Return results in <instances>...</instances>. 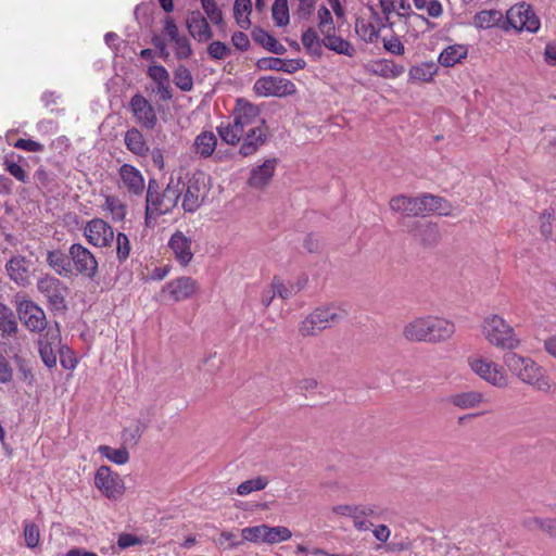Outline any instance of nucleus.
<instances>
[{
    "label": "nucleus",
    "instance_id": "obj_12",
    "mask_svg": "<svg viewBox=\"0 0 556 556\" xmlns=\"http://www.w3.org/2000/svg\"><path fill=\"white\" fill-rule=\"evenodd\" d=\"M233 116L242 137L253 129L264 126V118L261 117L258 106L244 99L237 100Z\"/></svg>",
    "mask_w": 556,
    "mask_h": 556
},
{
    "label": "nucleus",
    "instance_id": "obj_29",
    "mask_svg": "<svg viewBox=\"0 0 556 556\" xmlns=\"http://www.w3.org/2000/svg\"><path fill=\"white\" fill-rule=\"evenodd\" d=\"M267 139V129L264 125L258 129H253L248 135L241 138L242 144L240 147V154L249 156L255 153L260 147H262Z\"/></svg>",
    "mask_w": 556,
    "mask_h": 556
},
{
    "label": "nucleus",
    "instance_id": "obj_6",
    "mask_svg": "<svg viewBox=\"0 0 556 556\" xmlns=\"http://www.w3.org/2000/svg\"><path fill=\"white\" fill-rule=\"evenodd\" d=\"M467 364L475 375L492 387L504 389L508 386L509 378L504 366L491 358L475 354L468 356Z\"/></svg>",
    "mask_w": 556,
    "mask_h": 556
},
{
    "label": "nucleus",
    "instance_id": "obj_24",
    "mask_svg": "<svg viewBox=\"0 0 556 556\" xmlns=\"http://www.w3.org/2000/svg\"><path fill=\"white\" fill-rule=\"evenodd\" d=\"M29 260H27L25 256L16 255L8 261L5 269L9 277L16 285L25 287L29 283Z\"/></svg>",
    "mask_w": 556,
    "mask_h": 556
},
{
    "label": "nucleus",
    "instance_id": "obj_45",
    "mask_svg": "<svg viewBox=\"0 0 556 556\" xmlns=\"http://www.w3.org/2000/svg\"><path fill=\"white\" fill-rule=\"evenodd\" d=\"M355 31L365 42H374L379 36V28L362 16L355 21Z\"/></svg>",
    "mask_w": 556,
    "mask_h": 556
},
{
    "label": "nucleus",
    "instance_id": "obj_51",
    "mask_svg": "<svg viewBox=\"0 0 556 556\" xmlns=\"http://www.w3.org/2000/svg\"><path fill=\"white\" fill-rule=\"evenodd\" d=\"M174 83L182 91H190L193 88V78L185 65H179L174 72Z\"/></svg>",
    "mask_w": 556,
    "mask_h": 556
},
{
    "label": "nucleus",
    "instance_id": "obj_50",
    "mask_svg": "<svg viewBox=\"0 0 556 556\" xmlns=\"http://www.w3.org/2000/svg\"><path fill=\"white\" fill-rule=\"evenodd\" d=\"M525 526L530 530L541 529L551 536H556V519L528 518Z\"/></svg>",
    "mask_w": 556,
    "mask_h": 556
},
{
    "label": "nucleus",
    "instance_id": "obj_36",
    "mask_svg": "<svg viewBox=\"0 0 556 556\" xmlns=\"http://www.w3.org/2000/svg\"><path fill=\"white\" fill-rule=\"evenodd\" d=\"M181 194H182V189H181L180 177L175 178L174 176H170L165 190L162 192L163 204H164L163 206H164L166 213H169L177 205L178 200L180 199Z\"/></svg>",
    "mask_w": 556,
    "mask_h": 556
},
{
    "label": "nucleus",
    "instance_id": "obj_60",
    "mask_svg": "<svg viewBox=\"0 0 556 556\" xmlns=\"http://www.w3.org/2000/svg\"><path fill=\"white\" fill-rule=\"evenodd\" d=\"M317 15L318 29L321 34L326 31H334V25L331 13L325 5L319 8Z\"/></svg>",
    "mask_w": 556,
    "mask_h": 556
},
{
    "label": "nucleus",
    "instance_id": "obj_13",
    "mask_svg": "<svg viewBox=\"0 0 556 556\" xmlns=\"http://www.w3.org/2000/svg\"><path fill=\"white\" fill-rule=\"evenodd\" d=\"M18 318L30 332H45L48 328L45 311L31 300L16 302Z\"/></svg>",
    "mask_w": 556,
    "mask_h": 556
},
{
    "label": "nucleus",
    "instance_id": "obj_11",
    "mask_svg": "<svg viewBox=\"0 0 556 556\" xmlns=\"http://www.w3.org/2000/svg\"><path fill=\"white\" fill-rule=\"evenodd\" d=\"M233 116L242 137L253 129L264 126V118L261 117L258 106L244 99L237 100Z\"/></svg>",
    "mask_w": 556,
    "mask_h": 556
},
{
    "label": "nucleus",
    "instance_id": "obj_55",
    "mask_svg": "<svg viewBox=\"0 0 556 556\" xmlns=\"http://www.w3.org/2000/svg\"><path fill=\"white\" fill-rule=\"evenodd\" d=\"M417 10H426L428 15L437 18L442 15L443 8L439 0H413Z\"/></svg>",
    "mask_w": 556,
    "mask_h": 556
},
{
    "label": "nucleus",
    "instance_id": "obj_59",
    "mask_svg": "<svg viewBox=\"0 0 556 556\" xmlns=\"http://www.w3.org/2000/svg\"><path fill=\"white\" fill-rule=\"evenodd\" d=\"M202 8L210 21L216 25L223 24V13L214 0H201Z\"/></svg>",
    "mask_w": 556,
    "mask_h": 556
},
{
    "label": "nucleus",
    "instance_id": "obj_4",
    "mask_svg": "<svg viewBox=\"0 0 556 556\" xmlns=\"http://www.w3.org/2000/svg\"><path fill=\"white\" fill-rule=\"evenodd\" d=\"M444 202L442 198L432 194H422L417 198L401 194L390 200V208L406 216H426L433 212L444 214L442 212Z\"/></svg>",
    "mask_w": 556,
    "mask_h": 556
},
{
    "label": "nucleus",
    "instance_id": "obj_39",
    "mask_svg": "<svg viewBox=\"0 0 556 556\" xmlns=\"http://www.w3.org/2000/svg\"><path fill=\"white\" fill-rule=\"evenodd\" d=\"M217 139L212 131H203L194 140L195 153L201 157H208L215 151Z\"/></svg>",
    "mask_w": 556,
    "mask_h": 556
},
{
    "label": "nucleus",
    "instance_id": "obj_10",
    "mask_svg": "<svg viewBox=\"0 0 556 556\" xmlns=\"http://www.w3.org/2000/svg\"><path fill=\"white\" fill-rule=\"evenodd\" d=\"M253 91L258 97L285 98L296 92V86L288 78L279 76L260 77L253 85Z\"/></svg>",
    "mask_w": 556,
    "mask_h": 556
},
{
    "label": "nucleus",
    "instance_id": "obj_5",
    "mask_svg": "<svg viewBox=\"0 0 556 556\" xmlns=\"http://www.w3.org/2000/svg\"><path fill=\"white\" fill-rule=\"evenodd\" d=\"M345 316L346 312L333 304L318 307L302 320L299 332L303 337L316 336L326 328L340 323Z\"/></svg>",
    "mask_w": 556,
    "mask_h": 556
},
{
    "label": "nucleus",
    "instance_id": "obj_27",
    "mask_svg": "<svg viewBox=\"0 0 556 556\" xmlns=\"http://www.w3.org/2000/svg\"><path fill=\"white\" fill-rule=\"evenodd\" d=\"M190 35L198 41H206L212 37L211 28L200 11L191 12L186 21Z\"/></svg>",
    "mask_w": 556,
    "mask_h": 556
},
{
    "label": "nucleus",
    "instance_id": "obj_17",
    "mask_svg": "<svg viewBox=\"0 0 556 556\" xmlns=\"http://www.w3.org/2000/svg\"><path fill=\"white\" fill-rule=\"evenodd\" d=\"M96 486L109 498L116 500L124 493V482L110 467L101 466L94 476Z\"/></svg>",
    "mask_w": 556,
    "mask_h": 556
},
{
    "label": "nucleus",
    "instance_id": "obj_42",
    "mask_svg": "<svg viewBox=\"0 0 556 556\" xmlns=\"http://www.w3.org/2000/svg\"><path fill=\"white\" fill-rule=\"evenodd\" d=\"M467 55V49L464 46L455 45L445 48L439 55V62L450 67L458 63L462 59Z\"/></svg>",
    "mask_w": 556,
    "mask_h": 556
},
{
    "label": "nucleus",
    "instance_id": "obj_26",
    "mask_svg": "<svg viewBox=\"0 0 556 556\" xmlns=\"http://www.w3.org/2000/svg\"><path fill=\"white\" fill-rule=\"evenodd\" d=\"M257 64L262 70H271L288 74H293L305 66V62L301 59L283 60L279 58H263Z\"/></svg>",
    "mask_w": 556,
    "mask_h": 556
},
{
    "label": "nucleus",
    "instance_id": "obj_41",
    "mask_svg": "<svg viewBox=\"0 0 556 556\" xmlns=\"http://www.w3.org/2000/svg\"><path fill=\"white\" fill-rule=\"evenodd\" d=\"M252 35L254 41L262 45L268 51L275 54H283L286 52L285 46L281 45L276 38L270 36L267 31L263 29H255Z\"/></svg>",
    "mask_w": 556,
    "mask_h": 556
},
{
    "label": "nucleus",
    "instance_id": "obj_56",
    "mask_svg": "<svg viewBox=\"0 0 556 556\" xmlns=\"http://www.w3.org/2000/svg\"><path fill=\"white\" fill-rule=\"evenodd\" d=\"M268 545L279 544L292 538V532L285 526H270Z\"/></svg>",
    "mask_w": 556,
    "mask_h": 556
},
{
    "label": "nucleus",
    "instance_id": "obj_31",
    "mask_svg": "<svg viewBox=\"0 0 556 556\" xmlns=\"http://www.w3.org/2000/svg\"><path fill=\"white\" fill-rule=\"evenodd\" d=\"M368 72L386 79H394L405 72V67L391 60H379L369 64Z\"/></svg>",
    "mask_w": 556,
    "mask_h": 556
},
{
    "label": "nucleus",
    "instance_id": "obj_3",
    "mask_svg": "<svg viewBox=\"0 0 556 556\" xmlns=\"http://www.w3.org/2000/svg\"><path fill=\"white\" fill-rule=\"evenodd\" d=\"M481 332L486 342L498 350L510 352L517 350L521 344L514 327L497 314H492L483 319Z\"/></svg>",
    "mask_w": 556,
    "mask_h": 556
},
{
    "label": "nucleus",
    "instance_id": "obj_35",
    "mask_svg": "<svg viewBox=\"0 0 556 556\" xmlns=\"http://www.w3.org/2000/svg\"><path fill=\"white\" fill-rule=\"evenodd\" d=\"M47 263L59 276L68 277L73 273L70 255H65L60 250L49 251Z\"/></svg>",
    "mask_w": 556,
    "mask_h": 556
},
{
    "label": "nucleus",
    "instance_id": "obj_14",
    "mask_svg": "<svg viewBox=\"0 0 556 556\" xmlns=\"http://www.w3.org/2000/svg\"><path fill=\"white\" fill-rule=\"evenodd\" d=\"M182 208L185 212L193 213L202 204L206 195V186L202 174L193 175L186 184L181 182Z\"/></svg>",
    "mask_w": 556,
    "mask_h": 556
},
{
    "label": "nucleus",
    "instance_id": "obj_22",
    "mask_svg": "<svg viewBox=\"0 0 556 556\" xmlns=\"http://www.w3.org/2000/svg\"><path fill=\"white\" fill-rule=\"evenodd\" d=\"M197 290V281L191 277L185 276L169 281L164 288V291L168 292L169 296L176 302L191 298Z\"/></svg>",
    "mask_w": 556,
    "mask_h": 556
},
{
    "label": "nucleus",
    "instance_id": "obj_1",
    "mask_svg": "<svg viewBox=\"0 0 556 556\" xmlns=\"http://www.w3.org/2000/svg\"><path fill=\"white\" fill-rule=\"evenodd\" d=\"M503 363L509 372L522 383L528 384L538 391H551L552 383L544 368L531 357L510 351L504 354Z\"/></svg>",
    "mask_w": 556,
    "mask_h": 556
},
{
    "label": "nucleus",
    "instance_id": "obj_32",
    "mask_svg": "<svg viewBox=\"0 0 556 556\" xmlns=\"http://www.w3.org/2000/svg\"><path fill=\"white\" fill-rule=\"evenodd\" d=\"M403 336L410 342H428L427 316L407 323L403 329Z\"/></svg>",
    "mask_w": 556,
    "mask_h": 556
},
{
    "label": "nucleus",
    "instance_id": "obj_2",
    "mask_svg": "<svg viewBox=\"0 0 556 556\" xmlns=\"http://www.w3.org/2000/svg\"><path fill=\"white\" fill-rule=\"evenodd\" d=\"M29 341L21 330L16 316L11 307L0 302V349L7 355L24 353Z\"/></svg>",
    "mask_w": 556,
    "mask_h": 556
},
{
    "label": "nucleus",
    "instance_id": "obj_28",
    "mask_svg": "<svg viewBox=\"0 0 556 556\" xmlns=\"http://www.w3.org/2000/svg\"><path fill=\"white\" fill-rule=\"evenodd\" d=\"M276 164L277 162L275 159H269L266 160L262 165L253 168L248 181L249 186L256 189L264 188L273 178Z\"/></svg>",
    "mask_w": 556,
    "mask_h": 556
},
{
    "label": "nucleus",
    "instance_id": "obj_18",
    "mask_svg": "<svg viewBox=\"0 0 556 556\" xmlns=\"http://www.w3.org/2000/svg\"><path fill=\"white\" fill-rule=\"evenodd\" d=\"M129 109L138 124L147 129H153L157 123L154 108L140 93H136L129 101Z\"/></svg>",
    "mask_w": 556,
    "mask_h": 556
},
{
    "label": "nucleus",
    "instance_id": "obj_37",
    "mask_svg": "<svg viewBox=\"0 0 556 556\" xmlns=\"http://www.w3.org/2000/svg\"><path fill=\"white\" fill-rule=\"evenodd\" d=\"M149 420L147 418H136L123 430V440L125 443L136 445L143 432L147 430Z\"/></svg>",
    "mask_w": 556,
    "mask_h": 556
},
{
    "label": "nucleus",
    "instance_id": "obj_25",
    "mask_svg": "<svg viewBox=\"0 0 556 556\" xmlns=\"http://www.w3.org/2000/svg\"><path fill=\"white\" fill-rule=\"evenodd\" d=\"M485 402L484 394L477 390H469L452 394L447 397V403L459 409L478 408Z\"/></svg>",
    "mask_w": 556,
    "mask_h": 556
},
{
    "label": "nucleus",
    "instance_id": "obj_53",
    "mask_svg": "<svg viewBox=\"0 0 556 556\" xmlns=\"http://www.w3.org/2000/svg\"><path fill=\"white\" fill-rule=\"evenodd\" d=\"M271 13L277 26H286L290 18L288 0H275L271 8Z\"/></svg>",
    "mask_w": 556,
    "mask_h": 556
},
{
    "label": "nucleus",
    "instance_id": "obj_54",
    "mask_svg": "<svg viewBox=\"0 0 556 556\" xmlns=\"http://www.w3.org/2000/svg\"><path fill=\"white\" fill-rule=\"evenodd\" d=\"M273 288H275L277 295L283 300L292 298L302 290V286L286 285L277 277L273 279Z\"/></svg>",
    "mask_w": 556,
    "mask_h": 556
},
{
    "label": "nucleus",
    "instance_id": "obj_40",
    "mask_svg": "<svg viewBox=\"0 0 556 556\" xmlns=\"http://www.w3.org/2000/svg\"><path fill=\"white\" fill-rule=\"evenodd\" d=\"M503 20L498 10H482L473 16V25L477 28L489 29L497 26Z\"/></svg>",
    "mask_w": 556,
    "mask_h": 556
},
{
    "label": "nucleus",
    "instance_id": "obj_63",
    "mask_svg": "<svg viewBox=\"0 0 556 556\" xmlns=\"http://www.w3.org/2000/svg\"><path fill=\"white\" fill-rule=\"evenodd\" d=\"M262 525L245 527L241 530L242 542L261 544Z\"/></svg>",
    "mask_w": 556,
    "mask_h": 556
},
{
    "label": "nucleus",
    "instance_id": "obj_9",
    "mask_svg": "<svg viewBox=\"0 0 556 556\" xmlns=\"http://www.w3.org/2000/svg\"><path fill=\"white\" fill-rule=\"evenodd\" d=\"M38 291L47 299V302L53 311L66 309L67 287L56 277L45 275L37 281Z\"/></svg>",
    "mask_w": 556,
    "mask_h": 556
},
{
    "label": "nucleus",
    "instance_id": "obj_44",
    "mask_svg": "<svg viewBox=\"0 0 556 556\" xmlns=\"http://www.w3.org/2000/svg\"><path fill=\"white\" fill-rule=\"evenodd\" d=\"M252 11L251 0H235L233 16L240 28L248 29L251 25L250 13Z\"/></svg>",
    "mask_w": 556,
    "mask_h": 556
},
{
    "label": "nucleus",
    "instance_id": "obj_34",
    "mask_svg": "<svg viewBox=\"0 0 556 556\" xmlns=\"http://www.w3.org/2000/svg\"><path fill=\"white\" fill-rule=\"evenodd\" d=\"M124 142L126 148L137 156H146L149 152V146L137 128H131L125 132Z\"/></svg>",
    "mask_w": 556,
    "mask_h": 556
},
{
    "label": "nucleus",
    "instance_id": "obj_49",
    "mask_svg": "<svg viewBox=\"0 0 556 556\" xmlns=\"http://www.w3.org/2000/svg\"><path fill=\"white\" fill-rule=\"evenodd\" d=\"M435 73V66L431 63H422L409 70V79L415 81H430Z\"/></svg>",
    "mask_w": 556,
    "mask_h": 556
},
{
    "label": "nucleus",
    "instance_id": "obj_58",
    "mask_svg": "<svg viewBox=\"0 0 556 556\" xmlns=\"http://www.w3.org/2000/svg\"><path fill=\"white\" fill-rule=\"evenodd\" d=\"M130 241L128 237L123 233L118 232L116 236V256L119 262H125L130 254Z\"/></svg>",
    "mask_w": 556,
    "mask_h": 556
},
{
    "label": "nucleus",
    "instance_id": "obj_62",
    "mask_svg": "<svg viewBox=\"0 0 556 556\" xmlns=\"http://www.w3.org/2000/svg\"><path fill=\"white\" fill-rule=\"evenodd\" d=\"M176 46L177 59H188L192 54V49L189 39L186 36H179L173 40Z\"/></svg>",
    "mask_w": 556,
    "mask_h": 556
},
{
    "label": "nucleus",
    "instance_id": "obj_19",
    "mask_svg": "<svg viewBox=\"0 0 556 556\" xmlns=\"http://www.w3.org/2000/svg\"><path fill=\"white\" fill-rule=\"evenodd\" d=\"M168 248L174 255L175 260L184 267L188 266L192 258V240L187 237L182 231H175L169 241Z\"/></svg>",
    "mask_w": 556,
    "mask_h": 556
},
{
    "label": "nucleus",
    "instance_id": "obj_61",
    "mask_svg": "<svg viewBox=\"0 0 556 556\" xmlns=\"http://www.w3.org/2000/svg\"><path fill=\"white\" fill-rule=\"evenodd\" d=\"M24 353H16L13 355H10L12 361L15 363L20 374L22 375V378L26 381H31L34 376L31 374L30 368L27 365V361L23 356Z\"/></svg>",
    "mask_w": 556,
    "mask_h": 556
},
{
    "label": "nucleus",
    "instance_id": "obj_38",
    "mask_svg": "<svg viewBox=\"0 0 556 556\" xmlns=\"http://www.w3.org/2000/svg\"><path fill=\"white\" fill-rule=\"evenodd\" d=\"M412 233L427 245H433L440 240L438 226L428 222L416 225V227L412 229Z\"/></svg>",
    "mask_w": 556,
    "mask_h": 556
},
{
    "label": "nucleus",
    "instance_id": "obj_46",
    "mask_svg": "<svg viewBox=\"0 0 556 556\" xmlns=\"http://www.w3.org/2000/svg\"><path fill=\"white\" fill-rule=\"evenodd\" d=\"M103 208L111 214V217L114 222H122L126 217L127 206L119 198L115 195L105 197Z\"/></svg>",
    "mask_w": 556,
    "mask_h": 556
},
{
    "label": "nucleus",
    "instance_id": "obj_52",
    "mask_svg": "<svg viewBox=\"0 0 556 556\" xmlns=\"http://www.w3.org/2000/svg\"><path fill=\"white\" fill-rule=\"evenodd\" d=\"M268 484V479L263 476H258L254 479H250L240 483L237 488V493L241 496L248 495L253 491L264 490Z\"/></svg>",
    "mask_w": 556,
    "mask_h": 556
},
{
    "label": "nucleus",
    "instance_id": "obj_15",
    "mask_svg": "<svg viewBox=\"0 0 556 556\" xmlns=\"http://www.w3.org/2000/svg\"><path fill=\"white\" fill-rule=\"evenodd\" d=\"M84 236L93 247L106 248L114 240V230L104 219L93 218L86 223Z\"/></svg>",
    "mask_w": 556,
    "mask_h": 556
},
{
    "label": "nucleus",
    "instance_id": "obj_30",
    "mask_svg": "<svg viewBox=\"0 0 556 556\" xmlns=\"http://www.w3.org/2000/svg\"><path fill=\"white\" fill-rule=\"evenodd\" d=\"M163 197L160 192L159 184L155 179H150L148 182L147 198H146V214L147 215H162L166 214L163 206Z\"/></svg>",
    "mask_w": 556,
    "mask_h": 556
},
{
    "label": "nucleus",
    "instance_id": "obj_16",
    "mask_svg": "<svg viewBox=\"0 0 556 556\" xmlns=\"http://www.w3.org/2000/svg\"><path fill=\"white\" fill-rule=\"evenodd\" d=\"M68 255L76 271L88 278H94L98 273V262L92 252L80 243H74L68 249Z\"/></svg>",
    "mask_w": 556,
    "mask_h": 556
},
{
    "label": "nucleus",
    "instance_id": "obj_64",
    "mask_svg": "<svg viewBox=\"0 0 556 556\" xmlns=\"http://www.w3.org/2000/svg\"><path fill=\"white\" fill-rule=\"evenodd\" d=\"M229 52V48L222 41H213L207 47V53L214 60H224Z\"/></svg>",
    "mask_w": 556,
    "mask_h": 556
},
{
    "label": "nucleus",
    "instance_id": "obj_57",
    "mask_svg": "<svg viewBox=\"0 0 556 556\" xmlns=\"http://www.w3.org/2000/svg\"><path fill=\"white\" fill-rule=\"evenodd\" d=\"M24 539L29 548H35L40 541L39 528L27 520L24 521Z\"/></svg>",
    "mask_w": 556,
    "mask_h": 556
},
{
    "label": "nucleus",
    "instance_id": "obj_21",
    "mask_svg": "<svg viewBox=\"0 0 556 556\" xmlns=\"http://www.w3.org/2000/svg\"><path fill=\"white\" fill-rule=\"evenodd\" d=\"M428 342L446 341L455 332V326L452 321L437 316H427Z\"/></svg>",
    "mask_w": 556,
    "mask_h": 556
},
{
    "label": "nucleus",
    "instance_id": "obj_7",
    "mask_svg": "<svg viewBox=\"0 0 556 556\" xmlns=\"http://www.w3.org/2000/svg\"><path fill=\"white\" fill-rule=\"evenodd\" d=\"M37 345L41 361L50 369L56 366L58 355L62 356L65 350L68 352L67 348L62 345L58 324L49 326L45 332L40 333Z\"/></svg>",
    "mask_w": 556,
    "mask_h": 556
},
{
    "label": "nucleus",
    "instance_id": "obj_33",
    "mask_svg": "<svg viewBox=\"0 0 556 556\" xmlns=\"http://www.w3.org/2000/svg\"><path fill=\"white\" fill-rule=\"evenodd\" d=\"M321 35L324 36L323 43L327 49L346 56H353L355 54V48L352 43L342 37L337 36L334 31H326Z\"/></svg>",
    "mask_w": 556,
    "mask_h": 556
},
{
    "label": "nucleus",
    "instance_id": "obj_23",
    "mask_svg": "<svg viewBox=\"0 0 556 556\" xmlns=\"http://www.w3.org/2000/svg\"><path fill=\"white\" fill-rule=\"evenodd\" d=\"M147 74L155 83V92L160 99L163 101L170 100L173 94L168 71L162 65L153 64L148 67Z\"/></svg>",
    "mask_w": 556,
    "mask_h": 556
},
{
    "label": "nucleus",
    "instance_id": "obj_20",
    "mask_svg": "<svg viewBox=\"0 0 556 556\" xmlns=\"http://www.w3.org/2000/svg\"><path fill=\"white\" fill-rule=\"evenodd\" d=\"M118 176L122 185L127 191L134 195L143 193L146 184L141 172L130 164H123L118 169Z\"/></svg>",
    "mask_w": 556,
    "mask_h": 556
},
{
    "label": "nucleus",
    "instance_id": "obj_47",
    "mask_svg": "<svg viewBox=\"0 0 556 556\" xmlns=\"http://www.w3.org/2000/svg\"><path fill=\"white\" fill-rule=\"evenodd\" d=\"M217 131L222 140L228 144L235 146L241 141L242 135L235 118L232 123H222L217 127Z\"/></svg>",
    "mask_w": 556,
    "mask_h": 556
},
{
    "label": "nucleus",
    "instance_id": "obj_43",
    "mask_svg": "<svg viewBox=\"0 0 556 556\" xmlns=\"http://www.w3.org/2000/svg\"><path fill=\"white\" fill-rule=\"evenodd\" d=\"M302 43L304 48L314 56L321 58L323 55V39L319 38L314 28L306 29L302 35Z\"/></svg>",
    "mask_w": 556,
    "mask_h": 556
},
{
    "label": "nucleus",
    "instance_id": "obj_8",
    "mask_svg": "<svg viewBox=\"0 0 556 556\" xmlns=\"http://www.w3.org/2000/svg\"><path fill=\"white\" fill-rule=\"evenodd\" d=\"M507 24L517 31L535 34L541 27V21L532 7L526 2L516 3L506 12Z\"/></svg>",
    "mask_w": 556,
    "mask_h": 556
},
{
    "label": "nucleus",
    "instance_id": "obj_48",
    "mask_svg": "<svg viewBox=\"0 0 556 556\" xmlns=\"http://www.w3.org/2000/svg\"><path fill=\"white\" fill-rule=\"evenodd\" d=\"M98 452L110 462L124 465L129 460V453L125 447L113 448L108 445H100Z\"/></svg>",
    "mask_w": 556,
    "mask_h": 556
}]
</instances>
